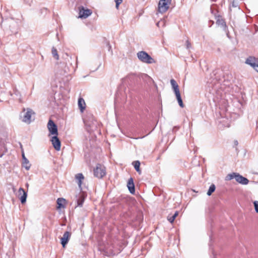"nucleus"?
I'll return each mask as SVG.
<instances>
[{
    "instance_id": "obj_1",
    "label": "nucleus",
    "mask_w": 258,
    "mask_h": 258,
    "mask_svg": "<svg viewBox=\"0 0 258 258\" xmlns=\"http://www.w3.org/2000/svg\"><path fill=\"white\" fill-rule=\"evenodd\" d=\"M137 56L139 59L144 63L151 64L155 62L154 59L144 51L138 52L137 53Z\"/></svg>"
},
{
    "instance_id": "obj_2",
    "label": "nucleus",
    "mask_w": 258,
    "mask_h": 258,
    "mask_svg": "<svg viewBox=\"0 0 258 258\" xmlns=\"http://www.w3.org/2000/svg\"><path fill=\"white\" fill-rule=\"evenodd\" d=\"M25 110H26V112L24 113L22 120L25 123L30 124L34 120V118H32V117L35 114V112L30 108L23 109L24 112Z\"/></svg>"
},
{
    "instance_id": "obj_3",
    "label": "nucleus",
    "mask_w": 258,
    "mask_h": 258,
    "mask_svg": "<svg viewBox=\"0 0 258 258\" xmlns=\"http://www.w3.org/2000/svg\"><path fill=\"white\" fill-rule=\"evenodd\" d=\"M106 174L105 167L100 164H97L94 169V175L95 177L101 178Z\"/></svg>"
},
{
    "instance_id": "obj_4",
    "label": "nucleus",
    "mask_w": 258,
    "mask_h": 258,
    "mask_svg": "<svg viewBox=\"0 0 258 258\" xmlns=\"http://www.w3.org/2000/svg\"><path fill=\"white\" fill-rule=\"evenodd\" d=\"M171 0H160L158 4V10L163 13L166 12L169 7Z\"/></svg>"
},
{
    "instance_id": "obj_5",
    "label": "nucleus",
    "mask_w": 258,
    "mask_h": 258,
    "mask_svg": "<svg viewBox=\"0 0 258 258\" xmlns=\"http://www.w3.org/2000/svg\"><path fill=\"white\" fill-rule=\"evenodd\" d=\"M47 126L49 132V136L51 135L58 136L57 127L53 120L49 119Z\"/></svg>"
},
{
    "instance_id": "obj_6",
    "label": "nucleus",
    "mask_w": 258,
    "mask_h": 258,
    "mask_svg": "<svg viewBox=\"0 0 258 258\" xmlns=\"http://www.w3.org/2000/svg\"><path fill=\"white\" fill-rule=\"evenodd\" d=\"M52 145L53 148L56 151H59L60 150L61 143L60 140L57 137V136H54L51 137L50 140Z\"/></svg>"
},
{
    "instance_id": "obj_7",
    "label": "nucleus",
    "mask_w": 258,
    "mask_h": 258,
    "mask_svg": "<svg viewBox=\"0 0 258 258\" xmlns=\"http://www.w3.org/2000/svg\"><path fill=\"white\" fill-rule=\"evenodd\" d=\"M92 14V11L89 9H85L82 7L79 10V18L86 19Z\"/></svg>"
},
{
    "instance_id": "obj_8",
    "label": "nucleus",
    "mask_w": 258,
    "mask_h": 258,
    "mask_svg": "<svg viewBox=\"0 0 258 258\" xmlns=\"http://www.w3.org/2000/svg\"><path fill=\"white\" fill-rule=\"evenodd\" d=\"M71 235V234L70 232L66 231L63 234V236L61 238V244L63 247H64L68 243Z\"/></svg>"
},
{
    "instance_id": "obj_9",
    "label": "nucleus",
    "mask_w": 258,
    "mask_h": 258,
    "mask_svg": "<svg viewBox=\"0 0 258 258\" xmlns=\"http://www.w3.org/2000/svg\"><path fill=\"white\" fill-rule=\"evenodd\" d=\"M235 180L237 182L243 185L247 184L249 182V180L246 178L242 176L238 173H236Z\"/></svg>"
},
{
    "instance_id": "obj_10",
    "label": "nucleus",
    "mask_w": 258,
    "mask_h": 258,
    "mask_svg": "<svg viewBox=\"0 0 258 258\" xmlns=\"http://www.w3.org/2000/svg\"><path fill=\"white\" fill-rule=\"evenodd\" d=\"M127 186L130 192L132 194H134L135 192V185L132 178L128 179Z\"/></svg>"
},
{
    "instance_id": "obj_11",
    "label": "nucleus",
    "mask_w": 258,
    "mask_h": 258,
    "mask_svg": "<svg viewBox=\"0 0 258 258\" xmlns=\"http://www.w3.org/2000/svg\"><path fill=\"white\" fill-rule=\"evenodd\" d=\"M19 195H22L21 197L20 198L21 202L22 204L25 203L26 201V198H27V193L25 191L24 189L20 187L19 189Z\"/></svg>"
},
{
    "instance_id": "obj_12",
    "label": "nucleus",
    "mask_w": 258,
    "mask_h": 258,
    "mask_svg": "<svg viewBox=\"0 0 258 258\" xmlns=\"http://www.w3.org/2000/svg\"><path fill=\"white\" fill-rule=\"evenodd\" d=\"M75 179L78 183L79 188L82 189V181L84 180V176L82 173H78L75 175Z\"/></svg>"
},
{
    "instance_id": "obj_13",
    "label": "nucleus",
    "mask_w": 258,
    "mask_h": 258,
    "mask_svg": "<svg viewBox=\"0 0 258 258\" xmlns=\"http://www.w3.org/2000/svg\"><path fill=\"white\" fill-rule=\"evenodd\" d=\"M170 84L175 94L180 92L178 85L174 79H171L170 80Z\"/></svg>"
},
{
    "instance_id": "obj_14",
    "label": "nucleus",
    "mask_w": 258,
    "mask_h": 258,
    "mask_svg": "<svg viewBox=\"0 0 258 258\" xmlns=\"http://www.w3.org/2000/svg\"><path fill=\"white\" fill-rule=\"evenodd\" d=\"M66 203V200L63 198H58L57 200V209H60L64 208V204Z\"/></svg>"
},
{
    "instance_id": "obj_15",
    "label": "nucleus",
    "mask_w": 258,
    "mask_h": 258,
    "mask_svg": "<svg viewBox=\"0 0 258 258\" xmlns=\"http://www.w3.org/2000/svg\"><path fill=\"white\" fill-rule=\"evenodd\" d=\"M85 196L84 193L81 192L79 195V197L78 199H77V206H82L85 200Z\"/></svg>"
},
{
    "instance_id": "obj_16",
    "label": "nucleus",
    "mask_w": 258,
    "mask_h": 258,
    "mask_svg": "<svg viewBox=\"0 0 258 258\" xmlns=\"http://www.w3.org/2000/svg\"><path fill=\"white\" fill-rule=\"evenodd\" d=\"M78 106L81 111L83 112L86 107V104L84 100L82 98H80L78 100Z\"/></svg>"
},
{
    "instance_id": "obj_17",
    "label": "nucleus",
    "mask_w": 258,
    "mask_h": 258,
    "mask_svg": "<svg viewBox=\"0 0 258 258\" xmlns=\"http://www.w3.org/2000/svg\"><path fill=\"white\" fill-rule=\"evenodd\" d=\"M257 58L253 56H249L245 60V63L251 67L253 64V62L256 61Z\"/></svg>"
},
{
    "instance_id": "obj_18",
    "label": "nucleus",
    "mask_w": 258,
    "mask_h": 258,
    "mask_svg": "<svg viewBox=\"0 0 258 258\" xmlns=\"http://www.w3.org/2000/svg\"><path fill=\"white\" fill-rule=\"evenodd\" d=\"M175 95L176 99H177V100L178 101L179 105L181 108H183L184 107V104H183V103L182 102V99H181V97L180 92L175 93Z\"/></svg>"
},
{
    "instance_id": "obj_19",
    "label": "nucleus",
    "mask_w": 258,
    "mask_h": 258,
    "mask_svg": "<svg viewBox=\"0 0 258 258\" xmlns=\"http://www.w3.org/2000/svg\"><path fill=\"white\" fill-rule=\"evenodd\" d=\"M133 165L134 166L136 170L139 173H141V171L140 169V162L139 161H135L133 162Z\"/></svg>"
},
{
    "instance_id": "obj_20",
    "label": "nucleus",
    "mask_w": 258,
    "mask_h": 258,
    "mask_svg": "<svg viewBox=\"0 0 258 258\" xmlns=\"http://www.w3.org/2000/svg\"><path fill=\"white\" fill-rule=\"evenodd\" d=\"M236 173L235 172H233L227 175V176L225 178V180L226 181L231 180V179L235 178L236 175Z\"/></svg>"
},
{
    "instance_id": "obj_21",
    "label": "nucleus",
    "mask_w": 258,
    "mask_h": 258,
    "mask_svg": "<svg viewBox=\"0 0 258 258\" xmlns=\"http://www.w3.org/2000/svg\"><path fill=\"white\" fill-rule=\"evenodd\" d=\"M178 212L176 211L175 212V213L172 216H168L167 217V219L170 223H172V222H173L175 218L178 216Z\"/></svg>"
},
{
    "instance_id": "obj_22",
    "label": "nucleus",
    "mask_w": 258,
    "mask_h": 258,
    "mask_svg": "<svg viewBox=\"0 0 258 258\" xmlns=\"http://www.w3.org/2000/svg\"><path fill=\"white\" fill-rule=\"evenodd\" d=\"M51 53H52V54L53 57L56 60L59 59V55L58 54L57 51L55 48L52 47V50H51Z\"/></svg>"
},
{
    "instance_id": "obj_23",
    "label": "nucleus",
    "mask_w": 258,
    "mask_h": 258,
    "mask_svg": "<svg viewBox=\"0 0 258 258\" xmlns=\"http://www.w3.org/2000/svg\"><path fill=\"white\" fill-rule=\"evenodd\" d=\"M23 165L24 167L27 170H29L30 168V164L27 159H24V161H23Z\"/></svg>"
},
{
    "instance_id": "obj_24",
    "label": "nucleus",
    "mask_w": 258,
    "mask_h": 258,
    "mask_svg": "<svg viewBox=\"0 0 258 258\" xmlns=\"http://www.w3.org/2000/svg\"><path fill=\"white\" fill-rule=\"evenodd\" d=\"M216 187L214 184H212L209 187V188L207 193V195L210 196L212 195V194L215 190Z\"/></svg>"
},
{
    "instance_id": "obj_25",
    "label": "nucleus",
    "mask_w": 258,
    "mask_h": 258,
    "mask_svg": "<svg viewBox=\"0 0 258 258\" xmlns=\"http://www.w3.org/2000/svg\"><path fill=\"white\" fill-rule=\"evenodd\" d=\"M216 23L218 25H220L223 27H226L225 23L222 19H221V20L218 19Z\"/></svg>"
},
{
    "instance_id": "obj_26",
    "label": "nucleus",
    "mask_w": 258,
    "mask_h": 258,
    "mask_svg": "<svg viewBox=\"0 0 258 258\" xmlns=\"http://www.w3.org/2000/svg\"><path fill=\"white\" fill-rule=\"evenodd\" d=\"M256 72H258V59L256 61L253 62V64L251 66Z\"/></svg>"
},
{
    "instance_id": "obj_27",
    "label": "nucleus",
    "mask_w": 258,
    "mask_h": 258,
    "mask_svg": "<svg viewBox=\"0 0 258 258\" xmlns=\"http://www.w3.org/2000/svg\"><path fill=\"white\" fill-rule=\"evenodd\" d=\"M231 6H232V7H234V8L237 7H238V2H237V0H233Z\"/></svg>"
},
{
    "instance_id": "obj_28",
    "label": "nucleus",
    "mask_w": 258,
    "mask_h": 258,
    "mask_svg": "<svg viewBox=\"0 0 258 258\" xmlns=\"http://www.w3.org/2000/svg\"><path fill=\"white\" fill-rule=\"evenodd\" d=\"M254 209L256 213H258V201H254L253 202Z\"/></svg>"
},
{
    "instance_id": "obj_29",
    "label": "nucleus",
    "mask_w": 258,
    "mask_h": 258,
    "mask_svg": "<svg viewBox=\"0 0 258 258\" xmlns=\"http://www.w3.org/2000/svg\"><path fill=\"white\" fill-rule=\"evenodd\" d=\"M122 2V0H116V7L118 8L119 5Z\"/></svg>"
},
{
    "instance_id": "obj_30",
    "label": "nucleus",
    "mask_w": 258,
    "mask_h": 258,
    "mask_svg": "<svg viewBox=\"0 0 258 258\" xmlns=\"http://www.w3.org/2000/svg\"><path fill=\"white\" fill-rule=\"evenodd\" d=\"M160 24H163V25H164V21H162H162H159V22H158V23H157V25L158 27H159V25H160Z\"/></svg>"
},
{
    "instance_id": "obj_31",
    "label": "nucleus",
    "mask_w": 258,
    "mask_h": 258,
    "mask_svg": "<svg viewBox=\"0 0 258 258\" xmlns=\"http://www.w3.org/2000/svg\"><path fill=\"white\" fill-rule=\"evenodd\" d=\"M186 47L187 48H189L190 46V43L189 42V41L187 40L186 41Z\"/></svg>"
},
{
    "instance_id": "obj_32",
    "label": "nucleus",
    "mask_w": 258,
    "mask_h": 258,
    "mask_svg": "<svg viewBox=\"0 0 258 258\" xmlns=\"http://www.w3.org/2000/svg\"><path fill=\"white\" fill-rule=\"evenodd\" d=\"M22 157H23V161H24V159H27V158L25 157V155H24V153H23V154H22Z\"/></svg>"
},
{
    "instance_id": "obj_33",
    "label": "nucleus",
    "mask_w": 258,
    "mask_h": 258,
    "mask_svg": "<svg viewBox=\"0 0 258 258\" xmlns=\"http://www.w3.org/2000/svg\"><path fill=\"white\" fill-rule=\"evenodd\" d=\"M26 2H27V3L30 4V3L32 2V0H25Z\"/></svg>"
},
{
    "instance_id": "obj_34",
    "label": "nucleus",
    "mask_w": 258,
    "mask_h": 258,
    "mask_svg": "<svg viewBox=\"0 0 258 258\" xmlns=\"http://www.w3.org/2000/svg\"><path fill=\"white\" fill-rule=\"evenodd\" d=\"M234 144H235V145H238V142H237V141H235L234 142Z\"/></svg>"
}]
</instances>
